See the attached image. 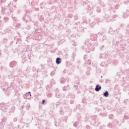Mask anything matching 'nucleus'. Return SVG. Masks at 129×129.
Listing matches in <instances>:
<instances>
[{
	"instance_id": "nucleus-1",
	"label": "nucleus",
	"mask_w": 129,
	"mask_h": 129,
	"mask_svg": "<svg viewBox=\"0 0 129 129\" xmlns=\"http://www.w3.org/2000/svg\"><path fill=\"white\" fill-rule=\"evenodd\" d=\"M9 106L7 105V104H5L4 103H1L0 104V109L5 112L6 115H8L9 112L10 113H12L13 112H15V107L12 106L11 108L9 110Z\"/></svg>"
},
{
	"instance_id": "nucleus-2",
	"label": "nucleus",
	"mask_w": 129,
	"mask_h": 129,
	"mask_svg": "<svg viewBox=\"0 0 129 129\" xmlns=\"http://www.w3.org/2000/svg\"><path fill=\"white\" fill-rule=\"evenodd\" d=\"M86 49V53H90L91 51L93 52L95 50V47L92 44H90V41H87L85 43V45L82 46V49Z\"/></svg>"
},
{
	"instance_id": "nucleus-3",
	"label": "nucleus",
	"mask_w": 129,
	"mask_h": 129,
	"mask_svg": "<svg viewBox=\"0 0 129 129\" xmlns=\"http://www.w3.org/2000/svg\"><path fill=\"white\" fill-rule=\"evenodd\" d=\"M90 123L94 126H98L100 123L99 121V118L97 116H92L90 117Z\"/></svg>"
},
{
	"instance_id": "nucleus-4",
	"label": "nucleus",
	"mask_w": 129,
	"mask_h": 129,
	"mask_svg": "<svg viewBox=\"0 0 129 129\" xmlns=\"http://www.w3.org/2000/svg\"><path fill=\"white\" fill-rule=\"evenodd\" d=\"M123 37V35H122V34H119L118 38H117V39H116V44H114V41H113V48H115L116 46L118 47V44H119L120 43V42H121V41H122L123 39L122 37Z\"/></svg>"
},
{
	"instance_id": "nucleus-5",
	"label": "nucleus",
	"mask_w": 129,
	"mask_h": 129,
	"mask_svg": "<svg viewBox=\"0 0 129 129\" xmlns=\"http://www.w3.org/2000/svg\"><path fill=\"white\" fill-rule=\"evenodd\" d=\"M5 115H6V112L3 111L2 113V116L3 117V118L2 119V121L0 122V125L1 127H5V122L7 121V116H5Z\"/></svg>"
},
{
	"instance_id": "nucleus-6",
	"label": "nucleus",
	"mask_w": 129,
	"mask_h": 129,
	"mask_svg": "<svg viewBox=\"0 0 129 129\" xmlns=\"http://www.w3.org/2000/svg\"><path fill=\"white\" fill-rule=\"evenodd\" d=\"M111 13L109 11L105 12L104 18L107 22H111Z\"/></svg>"
},
{
	"instance_id": "nucleus-7",
	"label": "nucleus",
	"mask_w": 129,
	"mask_h": 129,
	"mask_svg": "<svg viewBox=\"0 0 129 129\" xmlns=\"http://www.w3.org/2000/svg\"><path fill=\"white\" fill-rule=\"evenodd\" d=\"M98 37L99 38V40L101 41V42H103L104 40H106L107 37L105 36V34L103 33V32H99L98 33Z\"/></svg>"
},
{
	"instance_id": "nucleus-8",
	"label": "nucleus",
	"mask_w": 129,
	"mask_h": 129,
	"mask_svg": "<svg viewBox=\"0 0 129 129\" xmlns=\"http://www.w3.org/2000/svg\"><path fill=\"white\" fill-rule=\"evenodd\" d=\"M24 52H25L26 54H27V58H28L29 60H31L33 54L31 53V50L29 49V48H25Z\"/></svg>"
},
{
	"instance_id": "nucleus-9",
	"label": "nucleus",
	"mask_w": 129,
	"mask_h": 129,
	"mask_svg": "<svg viewBox=\"0 0 129 129\" xmlns=\"http://www.w3.org/2000/svg\"><path fill=\"white\" fill-rule=\"evenodd\" d=\"M83 6H85V7L88 8V11H90V10H91V9H92V3H91V2L86 1L84 3Z\"/></svg>"
},
{
	"instance_id": "nucleus-10",
	"label": "nucleus",
	"mask_w": 129,
	"mask_h": 129,
	"mask_svg": "<svg viewBox=\"0 0 129 129\" xmlns=\"http://www.w3.org/2000/svg\"><path fill=\"white\" fill-rule=\"evenodd\" d=\"M56 92L55 93V97H57V98H61V97H64V96H65V95H63L62 96L61 93H60V92H59L58 89H56Z\"/></svg>"
},
{
	"instance_id": "nucleus-11",
	"label": "nucleus",
	"mask_w": 129,
	"mask_h": 129,
	"mask_svg": "<svg viewBox=\"0 0 129 129\" xmlns=\"http://www.w3.org/2000/svg\"><path fill=\"white\" fill-rule=\"evenodd\" d=\"M1 4H4L6 8H8V7H10V4H11V2H9L7 0H1Z\"/></svg>"
},
{
	"instance_id": "nucleus-12",
	"label": "nucleus",
	"mask_w": 129,
	"mask_h": 129,
	"mask_svg": "<svg viewBox=\"0 0 129 129\" xmlns=\"http://www.w3.org/2000/svg\"><path fill=\"white\" fill-rule=\"evenodd\" d=\"M97 34H92L90 36V40L92 41H96L97 40Z\"/></svg>"
},
{
	"instance_id": "nucleus-13",
	"label": "nucleus",
	"mask_w": 129,
	"mask_h": 129,
	"mask_svg": "<svg viewBox=\"0 0 129 129\" xmlns=\"http://www.w3.org/2000/svg\"><path fill=\"white\" fill-rule=\"evenodd\" d=\"M16 66H17V61H13L10 62V67L11 68H14V67H16Z\"/></svg>"
},
{
	"instance_id": "nucleus-14",
	"label": "nucleus",
	"mask_w": 129,
	"mask_h": 129,
	"mask_svg": "<svg viewBox=\"0 0 129 129\" xmlns=\"http://www.w3.org/2000/svg\"><path fill=\"white\" fill-rule=\"evenodd\" d=\"M95 90L97 92H98L99 91H100V90H101V86H100L99 84H97L96 85Z\"/></svg>"
},
{
	"instance_id": "nucleus-15",
	"label": "nucleus",
	"mask_w": 129,
	"mask_h": 129,
	"mask_svg": "<svg viewBox=\"0 0 129 129\" xmlns=\"http://www.w3.org/2000/svg\"><path fill=\"white\" fill-rule=\"evenodd\" d=\"M13 12H14L13 9L5 10V14H6L7 16H10V15H11V13H13Z\"/></svg>"
},
{
	"instance_id": "nucleus-16",
	"label": "nucleus",
	"mask_w": 129,
	"mask_h": 129,
	"mask_svg": "<svg viewBox=\"0 0 129 129\" xmlns=\"http://www.w3.org/2000/svg\"><path fill=\"white\" fill-rule=\"evenodd\" d=\"M126 12L123 13V18L124 19H126V18H127V17H128V16H129L128 13H128V12H129V10H128V9H127V10H126Z\"/></svg>"
},
{
	"instance_id": "nucleus-17",
	"label": "nucleus",
	"mask_w": 129,
	"mask_h": 129,
	"mask_svg": "<svg viewBox=\"0 0 129 129\" xmlns=\"http://www.w3.org/2000/svg\"><path fill=\"white\" fill-rule=\"evenodd\" d=\"M61 62H62V58L60 57H57L55 60V63L59 65V64H61Z\"/></svg>"
},
{
	"instance_id": "nucleus-18",
	"label": "nucleus",
	"mask_w": 129,
	"mask_h": 129,
	"mask_svg": "<svg viewBox=\"0 0 129 129\" xmlns=\"http://www.w3.org/2000/svg\"><path fill=\"white\" fill-rule=\"evenodd\" d=\"M117 18V15H114L112 17H111V22H114Z\"/></svg>"
},
{
	"instance_id": "nucleus-19",
	"label": "nucleus",
	"mask_w": 129,
	"mask_h": 129,
	"mask_svg": "<svg viewBox=\"0 0 129 129\" xmlns=\"http://www.w3.org/2000/svg\"><path fill=\"white\" fill-rule=\"evenodd\" d=\"M21 57H22V62H26V61H27V60H28V59L27 58V57L26 56V55L25 54L22 55L21 56Z\"/></svg>"
},
{
	"instance_id": "nucleus-20",
	"label": "nucleus",
	"mask_w": 129,
	"mask_h": 129,
	"mask_svg": "<svg viewBox=\"0 0 129 129\" xmlns=\"http://www.w3.org/2000/svg\"><path fill=\"white\" fill-rule=\"evenodd\" d=\"M123 91H128L129 90V85H126L124 86V87L123 88Z\"/></svg>"
},
{
	"instance_id": "nucleus-21",
	"label": "nucleus",
	"mask_w": 129,
	"mask_h": 129,
	"mask_svg": "<svg viewBox=\"0 0 129 129\" xmlns=\"http://www.w3.org/2000/svg\"><path fill=\"white\" fill-rule=\"evenodd\" d=\"M100 115H101V116H103V117H105L107 116V112L106 111H104L103 113H100Z\"/></svg>"
},
{
	"instance_id": "nucleus-22",
	"label": "nucleus",
	"mask_w": 129,
	"mask_h": 129,
	"mask_svg": "<svg viewBox=\"0 0 129 129\" xmlns=\"http://www.w3.org/2000/svg\"><path fill=\"white\" fill-rule=\"evenodd\" d=\"M109 96V93H108V91H106L105 92L103 93V96L105 97H108Z\"/></svg>"
},
{
	"instance_id": "nucleus-23",
	"label": "nucleus",
	"mask_w": 129,
	"mask_h": 129,
	"mask_svg": "<svg viewBox=\"0 0 129 129\" xmlns=\"http://www.w3.org/2000/svg\"><path fill=\"white\" fill-rule=\"evenodd\" d=\"M107 62L109 64H110V63H111L112 62V59L110 57L107 56Z\"/></svg>"
},
{
	"instance_id": "nucleus-24",
	"label": "nucleus",
	"mask_w": 129,
	"mask_h": 129,
	"mask_svg": "<svg viewBox=\"0 0 129 129\" xmlns=\"http://www.w3.org/2000/svg\"><path fill=\"white\" fill-rule=\"evenodd\" d=\"M124 118L125 119H129V114L127 113H125L124 116Z\"/></svg>"
},
{
	"instance_id": "nucleus-25",
	"label": "nucleus",
	"mask_w": 129,
	"mask_h": 129,
	"mask_svg": "<svg viewBox=\"0 0 129 129\" xmlns=\"http://www.w3.org/2000/svg\"><path fill=\"white\" fill-rule=\"evenodd\" d=\"M114 33V31L113 30H112V28H110L108 31V34H110V35H112Z\"/></svg>"
},
{
	"instance_id": "nucleus-26",
	"label": "nucleus",
	"mask_w": 129,
	"mask_h": 129,
	"mask_svg": "<svg viewBox=\"0 0 129 129\" xmlns=\"http://www.w3.org/2000/svg\"><path fill=\"white\" fill-rule=\"evenodd\" d=\"M24 96H26V97H28V96H32V95L31 94V92H29L28 93H26Z\"/></svg>"
},
{
	"instance_id": "nucleus-27",
	"label": "nucleus",
	"mask_w": 129,
	"mask_h": 129,
	"mask_svg": "<svg viewBox=\"0 0 129 129\" xmlns=\"http://www.w3.org/2000/svg\"><path fill=\"white\" fill-rule=\"evenodd\" d=\"M4 23H9V21H10L9 18L5 17L4 18Z\"/></svg>"
},
{
	"instance_id": "nucleus-28",
	"label": "nucleus",
	"mask_w": 129,
	"mask_h": 129,
	"mask_svg": "<svg viewBox=\"0 0 129 129\" xmlns=\"http://www.w3.org/2000/svg\"><path fill=\"white\" fill-rule=\"evenodd\" d=\"M68 88H69V85H68L67 86H64L62 88V90L63 91H66V90H68Z\"/></svg>"
},
{
	"instance_id": "nucleus-29",
	"label": "nucleus",
	"mask_w": 129,
	"mask_h": 129,
	"mask_svg": "<svg viewBox=\"0 0 129 129\" xmlns=\"http://www.w3.org/2000/svg\"><path fill=\"white\" fill-rule=\"evenodd\" d=\"M91 69L88 68V70H87V71L86 72V75H87L88 76H89V75H90V71H91Z\"/></svg>"
},
{
	"instance_id": "nucleus-30",
	"label": "nucleus",
	"mask_w": 129,
	"mask_h": 129,
	"mask_svg": "<svg viewBox=\"0 0 129 129\" xmlns=\"http://www.w3.org/2000/svg\"><path fill=\"white\" fill-rule=\"evenodd\" d=\"M66 82V80L64 79V78H62L60 80V83L62 84H64Z\"/></svg>"
},
{
	"instance_id": "nucleus-31",
	"label": "nucleus",
	"mask_w": 129,
	"mask_h": 129,
	"mask_svg": "<svg viewBox=\"0 0 129 129\" xmlns=\"http://www.w3.org/2000/svg\"><path fill=\"white\" fill-rule=\"evenodd\" d=\"M79 125V121H76L74 123V126H75V127H77Z\"/></svg>"
},
{
	"instance_id": "nucleus-32",
	"label": "nucleus",
	"mask_w": 129,
	"mask_h": 129,
	"mask_svg": "<svg viewBox=\"0 0 129 129\" xmlns=\"http://www.w3.org/2000/svg\"><path fill=\"white\" fill-rule=\"evenodd\" d=\"M61 103H62L61 102V100H59V101H57L56 103V107H58V106H59V105H60L61 104Z\"/></svg>"
},
{
	"instance_id": "nucleus-33",
	"label": "nucleus",
	"mask_w": 129,
	"mask_h": 129,
	"mask_svg": "<svg viewBox=\"0 0 129 129\" xmlns=\"http://www.w3.org/2000/svg\"><path fill=\"white\" fill-rule=\"evenodd\" d=\"M30 107H31V105L30 104V103H27L26 106V108L27 110H29Z\"/></svg>"
},
{
	"instance_id": "nucleus-34",
	"label": "nucleus",
	"mask_w": 129,
	"mask_h": 129,
	"mask_svg": "<svg viewBox=\"0 0 129 129\" xmlns=\"http://www.w3.org/2000/svg\"><path fill=\"white\" fill-rule=\"evenodd\" d=\"M100 51H104V50H105V46L103 45H102V46L100 47Z\"/></svg>"
},
{
	"instance_id": "nucleus-35",
	"label": "nucleus",
	"mask_w": 129,
	"mask_h": 129,
	"mask_svg": "<svg viewBox=\"0 0 129 129\" xmlns=\"http://www.w3.org/2000/svg\"><path fill=\"white\" fill-rule=\"evenodd\" d=\"M78 32H79L80 33H82V32H84V29H83V28L81 27L79 29H78Z\"/></svg>"
},
{
	"instance_id": "nucleus-36",
	"label": "nucleus",
	"mask_w": 129,
	"mask_h": 129,
	"mask_svg": "<svg viewBox=\"0 0 129 129\" xmlns=\"http://www.w3.org/2000/svg\"><path fill=\"white\" fill-rule=\"evenodd\" d=\"M96 11L97 13H100V12H101V9H100V7H98L96 8Z\"/></svg>"
},
{
	"instance_id": "nucleus-37",
	"label": "nucleus",
	"mask_w": 129,
	"mask_h": 129,
	"mask_svg": "<svg viewBox=\"0 0 129 129\" xmlns=\"http://www.w3.org/2000/svg\"><path fill=\"white\" fill-rule=\"evenodd\" d=\"M119 7H120V4H116L114 6L115 10H118V9H119Z\"/></svg>"
},
{
	"instance_id": "nucleus-38",
	"label": "nucleus",
	"mask_w": 129,
	"mask_h": 129,
	"mask_svg": "<svg viewBox=\"0 0 129 129\" xmlns=\"http://www.w3.org/2000/svg\"><path fill=\"white\" fill-rule=\"evenodd\" d=\"M82 103H83L84 105L86 104V99L85 98H83Z\"/></svg>"
},
{
	"instance_id": "nucleus-39",
	"label": "nucleus",
	"mask_w": 129,
	"mask_h": 129,
	"mask_svg": "<svg viewBox=\"0 0 129 129\" xmlns=\"http://www.w3.org/2000/svg\"><path fill=\"white\" fill-rule=\"evenodd\" d=\"M70 98L74 99L75 98V95L73 94H70Z\"/></svg>"
},
{
	"instance_id": "nucleus-40",
	"label": "nucleus",
	"mask_w": 129,
	"mask_h": 129,
	"mask_svg": "<svg viewBox=\"0 0 129 129\" xmlns=\"http://www.w3.org/2000/svg\"><path fill=\"white\" fill-rule=\"evenodd\" d=\"M62 108L63 107H61L60 110L59 111V114L61 115H63V114H64V112L63 111Z\"/></svg>"
},
{
	"instance_id": "nucleus-41",
	"label": "nucleus",
	"mask_w": 129,
	"mask_h": 129,
	"mask_svg": "<svg viewBox=\"0 0 129 129\" xmlns=\"http://www.w3.org/2000/svg\"><path fill=\"white\" fill-rule=\"evenodd\" d=\"M105 55H106V54H105V53H104V54H103L102 53H100V56H99V58L100 59H102V58H103V56H105Z\"/></svg>"
},
{
	"instance_id": "nucleus-42",
	"label": "nucleus",
	"mask_w": 129,
	"mask_h": 129,
	"mask_svg": "<svg viewBox=\"0 0 129 129\" xmlns=\"http://www.w3.org/2000/svg\"><path fill=\"white\" fill-rule=\"evenodd\" d=\"M107 127L109 128H111V127H112V123H111V122L109 123L107 125Z\"/></svg>"
},
{
	"instance_id": "nucleus-43",
	"label": "nucleus",
	"mask_w": 129,
	"mask_h": 129,
	"mask_svg": "<svg viewBox=\"0 0 129 129\" xmlns=\"http://www.w3.org/2000/svg\"><path fill=\"white\" fill-rule=\"evenodd\" d=\"M8 39L4 38L3 39V43H4V44H7V43H8Z\"/></svg>"
},
{
	"instance_id": "nucleus-44",
	"label": "nucleus",
	"mask_w": 129,
	"mask_h": 129,
	"mask_svg": "<svg viewBox=\"0 0 129 129\" xmlns=\"http://www.w3.org/2000/svg\"><path fill=\"white\" fill-rule=\"evenodd\" d=\"M52 96H53V94L51 93H48L47 94V97H49V98H51L52 97Z\"/></svg>"
},
{
	"instance_id": "nucleus-45",
	"label": "nucleus",
	"mask_w": 129,
	"mask_h": 129,
	"mask_svg": "<svg viewBox=\"0 0 129 129\" xmlns=\"http://www.w3.org/2000/svg\"><path fill=\"white\" fill-rule=\"evenodd\" d=\"M109 118L110 119H112L113 118V114H111L109 115Z\"/></svg>"
},
{
	"instance_id": "nucleus-46",
	"label": "nucleus",
	"mask_w": 129,
	"mask_h": 129,
	"mask_svg": "<svg viewBox=\"0 0 129 129\" xmlns=\"http://www.w3.org/2000/svg\"><path fill=\"white\" fill-rule=\"evenodd\" d=\"M100 66H101L102 67H104V66H105V62H102L100 63Z\"/></svg>"
},
{
	"instance_id": "nucleus-47",
	"label": "nucleus",
	"mask_w": 129,
	"mask_h": 129,
	"mask_svg": "<svg viewBox=\"0 0 129 129\" xmlns=\"http://www.w3.org/2000/svg\"><path fill=\"white\" fill-rule=\"evenodd\" d=\"M37 127L39 129H44V126H43L42 125H39Z\"/></svg>"
},
{
	"instance_id": "nucleus-48",
	"label": "nucleus",
	"mask_w": 129,
	"mask_h": 129,
	"mask_svg": "<svg viewBox=\"0 0 129 129\" xmlns=\"http://www.w3.org/2000/svg\"><path fill=\"white\" fill-rule=\"evenodd\" d=\"M55 71H52L50 74L51 76H54V75H55Z\"/></svg>"
},
{
	"instance_id": "nucleus-49",
	"label": "nucleus",
	"mask_w": 129,
	"mask_h": 129,
	"mask_svg": "<svg viewBox=\"0 0 129 129\" xmlns=\"http://www.w3.org/2000/svg\"><path fill=\"white\" fill-rule=\"evenodd\" d=\"M76 54L75 53H73L72 55V57L73 58V61H74V57H75Z\"/></svg>"
},
{
	"instance_id": "nucleus-50",
	"label": "nucleus",
	"mask_w": 129,
	"mask_h": 129,
	"mask_svg": "<svg viewBox=\"0 0 129 129\" xmlns=\"http://www.w3.org/2000/svg\"><path fill=\"white\" fill-rule=\"evenodd\" d=\"M5 93L6 94V95H10V92H9V90H7L5 92Z\"/></svg>"
},
{
	"instance_id": "nucleus-51",
	"label": "nucleus",
	"mask_w": 129,
	"mask_h": 129,
	"mask_svg": "<svg viewBox=\"0 0 129 129\" xmlns=\"http://www.w3.org/2000/svg\"><path fill=\"white\" fill-rule=\"evenodd\" d=\"M87 63V64H89V65H91V60L90 59H88Z\"/></svg>"
},
{
	"instance_id": "nucleus-52",
	"label": "nucleus",
	"mask_w": 129,
	"mask_h": 129,
	"mask_svg": "<svg viewBox=\"0 0 129 129\" xmlns=\"http://www.w3.org/2000/svg\"><path fill=\"white\" fill-rule=\"evenodd\" d=\"M74 19L76 21L78 20V16L77 15H76L74 16Z\"/></svg>"
},
{
	"instance_id": "nucleus-53",
	"label": "nucleus",
	"mask_w": 129,
	"mask_h": 129,
	"mask_svg": "<svg viewBox=\"0 0 129 129\" xmlns=\"http://www.w3.org/2000/svg\"><path fill=\"white\" fill-rule=\"evenodd\" d=\"M10 126L11 127H9V129H14V127L12 126L13 125V123H11L10 124H9Z\"/></svg>"
},
{
	"instance_id": "nucleus-54",
	"label": "nucleus",
	"mask_w": 129,
	"mask_h": 129,
	"mask_svg": "<svg viewBox=\"0 0 129 129\" xmlns=\"http://www.w3.org/2000/svg\"><path fill=\"white\" fill-rule=\"evenodd\" d=\"M13 20L15 22H18V19L17 18V17H13Z\"/></svg>"
},
{
	"instance_id": "nucleus-55",
	"label": "nucleus",
	"mask_w": 129,
	"mask_h": 129,
	"mask_svg": "<svg viewBox=\"0 0 129 129\" xmlns=\"http://www.w3.org/2000/svg\"><path fill=\"white\" fill-rule=\"evenodd\" d=\"M74 89H75L76 90H77L78 89V86H77V85H75V86H74Z\"/></svg>"
},
{
	"instance_id": "nucleus-56",
	"label": "nucleus",
	"mask_w": 129,
	"mask_h": 129,
	"mask_svg": "<svg viewBox=\"0 0 129 129\" xmlns=\"http://www.w3.org/2000/svg\"><path fill=\"white\" fill-rule=\"evenodd\" d=\"M71 104H73L74 103V99H72V100L70 101Z\"/></svg>"
},
{
	"instance_id": "nucleus-57",
	"label": "nucleus",
	"mask_w": 129,
	"mask_h": 129,
	"mask_svg": "<svg viewBox=\"0 0 129 129\" xmlns=\"http://www.w3.org/2000/svg\"><path fill=\"white\" fill-rule=\"evenodd\" d=\"M45 102H46V100L43 99V100H42V101L41 102V104H45Z\"/></svg>"
},
{
	"instance_id": "nucleus-58",
	"label": "nucleus",
	"mask_w": 129,
	"mask_h": 129,
	"mask_svg": "<svg viewBox=\"0 0 129 129\" xmlns=\"http://www.w3.org/2000/svg\"><path fill=\"white\" fill-rule=\"evenodd\" d=\"M13 121L14 122H16V121H18V118L17 117H15L13 119Z\"/></svg>"
},
{
	"instance_id": "nucleus-59",
	"label": "nucleus",
	"mask_w": 129,
	"mask_h": 129,
	"mask_svg": "<svg viewBox=\"0 0 129 129\" xmlns=\"http://www.w3.org/2000/svg\"><path fill=\"white\" fill-rule=\"evenodd\" d=\"M17 28H21V24H17L16 25Z\"/></svg>"
},
{
	"instance_id": "nucleus-60",
	"label": "nucleus",
	"mask_w": 129,
	"mask_h": 129,
	"mask_svg": "<svg viewBox=\"0 0 129 129\" xmlns=\"http://www.w3.org/2000/svg\"><path fill=\"white\" fill-rule=\"evenodd\" d=\"M86 128L87 129H92L91 127H90L89 125H87L86 126Z\"/></svg>"
},
{
	"instance_id": "nucleus-61",
	"label": "nucleus",
	"mask_w": 129,
	"mask_h": 129,
	"mask_svg": "<svg viewBox=\"0 0 129 129\" xmlns=\"http://www.w3.org/2000/svg\"><path fill=\"white\" fill-rule=\"evenodd\" d=\"M41 69H42V70L45 69V67H44V65L41 64Z\"/></svg>"
},
{
	"instance_id": "nucleus-62",
	"label": "nucleus",
	"mask_w": 129,
	"mask_h": 129,
	"mask_svg": "<svg viewBox=\"0 0 129 129\" xmlns=\"http://www.w3.org/2000/svg\"><path fill=\"white\" fill-rule=\"evenodd\" d=\"M114 123H116V124H118V121L115 120L114 121Z\"/></svg>"
},
{
	"instance_id": "nucleus-63",
	"label": "nucleus",
	"mask_w": 129,
	"mask_h": 129,
	"mask_svg": "<svg viewBox=\"0 0 129 129\" xmlns=\"http://www.w3.org/2000/svg\"><path fill=\"white\" fill-rule=\"evenodd\" d=\"M8 77H9V79L13 78V75H11L10 76L8 75Z\"/></svg>"
},
{
	"instance_id": "nucleus-64",
	"label": "nucleus",
	"mask_w": 129,
	"mask_h": 129,
	"mask_svg": "<svg viewBox=\"0 0 129 129\" xmlns=\"http://www.w3.org/2000/svg\"><path fill=\"white\" fill-rule=\"evenodd\" d=\"M66 32H67L68 34H70V33H71V31H70V29L67 30Z\"/></svg>"
}]
</instances>
